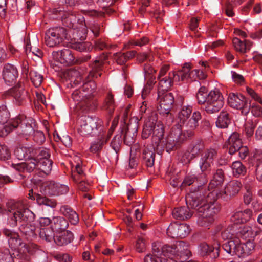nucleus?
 <instances>
[{"mask_svg":"<svg viewBox=\"0 0 262 262\" xmlns=\"http://www.w3.org/2000/svg\"><path fill=\"white\" fill-rule=\"evenodd\" d=\"M254 244L250 241H247L245 243L241 242L239 246L241 257H245L251 254L254 250Z\"/></svg>","mask_w":262,"mask_h":262,"instance_id":"nucleus-39","label":"nucleus"},{"mask_svg":"<svg viewBox=\"0 0 262 262\" xmlns=\"http://www.w3.org/2000/svg\"><path fill=\"white\" fill-rule=\"evenodd\" d=\"M201 113L199 111H195L193 113L192 117L188 120H187L184 123H178L184 128L183 132L182 131V135H185L186 140L191 138L194 135V130L199 125V121L201 119ZM181 128V127H180Z\"/></svg>","mask_w":262,"mask_h":262,"instance_id":"nucleus-20","label":"nucleus"},{"mask_svg":"<svg viewBox=\"0 0 262 262\" xmlns=\"http://www.w3.org/2000/svg\"><path fill=\"white\" fill-rule=\"evenodd\" d=\"M35 216V214L20 202H11L8 204L7 224L11 227L20 224V231L28 237L36 235L35 227L31 225Z\"/></svg>","mask_w":262,"mask_h":262,"instance_id":"nucleus-1","label":"nucleus"},{"mask_svg":"<svg viewBox=\"0 0 262 262\" xmlns=\"http://www.w3.org/2000/svg\"><path fill=\"white\" fill-rule=\"evenodd\" d=\"M52 55L54 58L61 63L70 65L75 62V57L72 51L69 49L53 52Z\"/></svg>","mask_w":262,"mask_h":262,"instance_id":"nucleus-23","label":"nucleus"},{"mask_svg":"<svg viewBox=\"0 0 262 262\" xmlns=\"http://www.w3.org/2000/svg\"><path fill=\"white\" fill-rule=\"evenodd\" d=\"M40 192L45 195H59L66 194L69 191V187L53 181H47L41 184Z\"/></svg>","mask_w":262,"mask_h":262,"instance_id":"nucleus-17","label":"nucleus"},{"mask_svg":"<svg viewBox=\"0 0 262 262\" xmlns=\"http://www.w3.org/2000/svg\"><path fill=\"white\" fill-rule=\"evenodd\" d=\"M188 205L198 212V224L201 226L207 227L214 220L213 215L219 211V208L213 201H207V198L198 199L195 196H189L187 200Z\"/></svg>","mask_w":262,"mask_h":262,"instance_id":"nucleus-3","label":"nucleus"},{"mask_svg":"<svg viewBox=\"0 0 262 262\" xmlns=\"http://www.w3.org/2000/svg\"><path fill=\"white\" fill-rule=\"evenodd\" d=\"M72 179L73 181L77 184L78 189L83 192H86L88 190V184H86L82 179H78L76 176L72 175Z\"/></svg>","mask_w":262,"mask_h":262,"instance_id":"nucleus-63","label":"nucleus"},{"mask_svg":"<svg viewBox=\"0 0 262 262\" xmlns=\"http://www.w3.org/2000/svg\"><path fill=\"white\" fill-rule=\"evenodd\" d=\"M231 123V118L229 113L222 111L219 115L216 121V126L220 128H226Z\"/></svg>","mask_w":262,"mask_h":262,"instance_id":"nucleus-37","label":"nucleus"},{"mask_svg":"<svg viewBox=\"0 0 262 262\" xmlns=\"http://www.w3.org/2000/svg\"><path fill=\"white\" fill-rule=\"evenodd\" d=\"M68 221L63 217H53L52 228L57 232L65 231L68 227Z\"/></svg>","mask_w":262,"mask_h":262,"instance_id":"nucleus-36","label":"nucleus"},{"mask_svg":"<svg viewBox=\"0 0 262 262\" xmlns=\"http://www.w3.org/2000/svg\"><path fill=\"white\" fill-rule=\"evenodd\" d=\"M201 174L202 172L198 176L192 173L187 174L185 176L180 186L181 188L183 189L186 188L187 186L192 185L195 181L200 182V185H198L196 186L192 185L190 188V193L189 194H192L198 199H206L207 196V186L204 185L207 183V181L205 183L203 182V179L201 176Z\"/></svg>","mask_w":262,"mask_h":262,"instance_id":"nucleus-7","label":"nucleus"},{"mask_svg":"<svg viewBox=\"0 0 262 262\" xmlns=\"http://www.w3.org/2000/svg\"><path fill=\"white\" fill-rule=\"evenodd\" d=\"M10 116V112L5 104L0 106V124H4L7 123Z\"/></svg>","mask_w":262,"mask_h":262,"instance_id":"nucleus-56","label":"nucleus"},{"mask_svg":"<svg viewBox=\"0 0 262 262\" xmlns=\"http://www.w3.org/2000/svg\"><path fill=\"white\" fill-rule=\"evenodd\" d=\"M164 252H168L169 256L179 259L180 262H195L192 260H187L191 256V252L188 249V246L183 241H180L171 246L164 247Z\"/></svg>","mask_w":262,"mask_h":262,"instance_id":"nucleus-11","label":"nucleus"},{"mask_svg":"<svg viewBox=\"0 0 262 262\" xmlns=\"http://www.w3.org/2000/svg\"><path fill=\"white\" fill-rule=\"evenodd\" d=\"M14 155L19 160H25L28 162L34 156L33 149L31 147L19 146L15 149Z\"/></svg>","mask_w":262,"mask_h":262,"instance_id":"nucleus-29","label":"nucleus"},{"mask_svg":"<svg viewBox=\"0 0 262 262\" xmlns=\"http://www.w3.org/2000/svg\"><path fill=\"white\" fill-rule=\"evenodd\" d=\"M10 157L11 154L8 147L5 145H0V160H7Z\"/></svg>","mask_w":262,"mask_h":262,"instance_id":"nucleus-62","label":"nucleus"},{"mask_svg":"<svg viewBox=\"0 0 262 262\" xmlns=\"http://www.w3.org/2000/svg\"><path fill=\"white\" fill-rule=\"evenodd\" d=\"M240 183L238 181H231L225 187V190L220 191L217 189H213L207 194V201L215 203L219 198L228 201L232 196L236 195L240 190Z\"/></svg>","mask_w":262,"mask_h":262,"instance_id":"nucleus-12","label":"nucleus"},{"mask_svg":"<svg viewBox=\"0 0 262 262\" xmlns=\"http://www.w3.org/2000/svg\"><path fill=\"white\" fill-rule=\"evenodd\" d=\"M60 233L59 235L55 236L54 238L55 243L58 246H64L71 243L73 238V233L69 231H63Z\"/></svg>","mask_w":262,"mask_h":262,"instance_id":"nucleus-34","label":"nucleus"},{"mask_svg":"<svg viewBox=\"0 0 262 262\" xmlns=\"http://www.w3.org/2000/svg\"><path fill=\"white\" fill-rule=\"evenodd\" d=\"M107 58V55L104 53L96 58L91 64V70L88 75L90 78H97L101 76L104 61Z\"/></svg>","mask_w":262,"mask_h":262,"instance_id":"nucleus-22","label":"nucleus"},{"mask_svg":"<svg viewBox=\"0 0 262 262\" xmlns=\"http://www.w3.org/2000/svg\"><path fill=\"white\" fill-rule=\"evenodd\" d=\"M135 51H130L126 53L117 52L113 55V58L118 64L123 65L126 62L133 58L136 55Z\"/></svg>","mask_w":262,"mask_h":262,"instance_id":"nucleus-33","label":"nucleus"},{"mask_svg":"<svg viewBox=\"0 0 262 262\" xmlns=\"http://www.w3.org/2000/svg\"><path fill=\"white\" fill-rule=\"evenodd\" d=\"M146 80H147V83L144 85L142 91V97L143 99H145V97L149 93L152 85L156 82L155 78L152 76L149 79Z\"/></svg>","mask_w":262,"mask_h":262,"instance_id":"nucleus-60","label":"nucleus"},{"mask_svg":"<svg viewBox=\"0 0 262 262\" xmlns=\"http://www.w3.org/2000/svg\"><path fill=\"white\" fill-rule=\"evenodd\" d=\"M60 212L69 219V222L72 224L76 225L78 223V215L70 206L68 205H63L61 206Z\"/></svg>","mask_w":262,"mask_h":262,"instance_id":"nucleus-32","label":"nucleus"},{"mask_svg":"<svg viewBox=\"0 0 262 262\" xmlns=\"http://www.w3.org/2000/svg\"><path fill=\"white\" fill-rule=\"evenodd\" d=\"M167 234L171 238L179 237V224L176 223L171 224L167 229Z\"/></svg>","mask_w":262,"mask_h":262,"instance_id":"nucleus-58","label":"nucleus"},{"mask_svg":"<svg viewBox=\"0 0 262 262\" xmlns=\"http://www.w3.org/2000/svg\"><path fill=\"white\" fill-rule=\"evenodd\" d=\"M241 241L238 238H233L232 239L226 241L222 244V248L228 254L233 256L236 255L241 257L239 251Z\"/></svg>","mask_w":262,"mask_h":262,"instance_id":"nucleus-25","label":"nucleus"},{"mask_svg":"<svg viewBox=\"0 0 262 262\" xmlns=\"http://www.w3.org/2000/svg\"><path fill=\"white\" fill-rule=\"evenodd\" d=\"M155 153L147 148L144 149L142 152V159L147 167H152L155 161Z\"/></svg>","mask_w":262,"mask_h":262,"instance_id":"nucleus-45","label":"nucleus"},{"mask_svg":"<svg viewBox=\"0 0 262 262\" xmlns=\"http://www.w3.org/2000/svg\"><path fill=\"white\" fill-rule=\"evenodd\" d=\"M45 42L47 46L53 47L62 41V37L60 34H45Z\"/></svg>","mask_w":262,"mask_h":262,"instance_id":"nucleus-38","label":"nucleus"},{"mask_svg":"<svg viewBox=\"0 0 262 262\" xmlns=\"http://www.w3.org/2000/svg\"><path fill=\"white\" fill-rule=\"evenodd\" d=\"M73 48L79 52H89L93 49L91 44L89 42H76L73 45Z\"/></svg>","mask_w":262,"mask_h":262,"instance_id":"nucleus-55","label":"nucleus"},{"mask_svg":"<svg viewBox=\"0 0 262 262\" xmlns=\"http://www.w3.org/2000/svg\"><path fill=\"white\" fill-rule=\"evenodd\" d=\"M199 252L202 256H209L212 259L219 255V249L210 246L206 243H202L199 246Z\"/></svg>","mask_w":262,"mask_h":262,"instance_id":"nucleus-30","label":"nucleus"},{"mask_svg":"<svg viewBox=\"0 0 262 262\" xmlns=\"http://www.w3.org/2000/svg\"><path fill=\"white\" fill-rule=\"evenodd\" d=\"M199 156V166L202 172L201 176L203 182L205 183L208 181V176L211 174L212 165L216 157V151L212 148L205 150L204 142L201 140L193 141L189 145L184 156L190 162Z\"/></svg>","mask_w":262,"mask_h":262,"instance_id":"nucleus-2","label":"nucleus"},{"mask_svg":"<svg viewBox=\"0 0 262 262\" xmlns=\"http://www.w3.org/2000/svg\"><path fill=\"white\" fill-rule=\"evenodd\" d=\"M159 104L157 106L158 111L161 114L168 115L174 106V98L171 93H158Z\"/></svg>","mask_w":262,"mask_h":262,"instance_id":"nucleus-18","label":"nucleus"},{"mask_svg":"<svg viewBox=\"0 0 262 262\" xmlns=\"http://www.w3.org/2000/svg\"><path fill=\"white\" fill-rule=\"evenodd\" d=\"M236 224L234 223L222 229L221 234L223 239L229 241L236 237V231L237 229V226Z\"/></svg>","mask_w":262,"mask_h":262,"instance_id":"nucleus-35","label":"nucleus"},{"mask_svg":"<svg viewBox=\"0 0 262 262\" xmlns=\"http://www.w3.org/2000/svg\"><path fill=\"white\" fill-rule=\"evenodd\" d=\"M208 96L207 89L204 86L201 87L196 94L198 103L199 104L205 105L208 100Z\"/></svg>","mask_w":262,"mask_h":262,"instance_id":"nucleus-51","label":"nucleus"},{"mask_svg":"<svg viewBox=\"0 0 262 262\" xmlns=\"http://www.w3.org/2000/svg\"><path fill=\"white\" fill-rule=\"evenodd\" d=\"M165 246H171V245H165L162 246L159 243H153L152 246L153 254L149 255L155 257V258L160 257L159 256L161 254H163L165 256H169L170 253L164 252L163 250L164 247Z\"/></svg>","mask_w":262,"mask_h":262,"instance_id":"nucleus-48","label":"nucleus"},{"mask_svg":"<svg viewBox=\"0 0 262 262\" xmlns=\"http://www.w3.org/2000/svg\"><path fill=\"white\" fill-rule=\"evenodd\" d=\"M39 234L41 238L49 242L54 241L55 237L54 230L52 227L41 228Z\"/></svg>","mask_w":262,"mask_h":262,"instance_id":"nucleus-47","label":"nucleus"},{"mask_svg":"<svg viewBox=\"0 0 262 262\" xmlns=\"http://www.w3.org/2000/svg\"><path fill=\"white\" fill-rule=\"evenodd\" d=\"M241 107H238L237 109L241 111V113L244 115H247L251 110V101L246 98L245 96L242 99V101L240 103Z\"/></svg>","mask_w":262,"mask_h":262,"instance_id":"nucleus-53","label":"nucleus"},{"mask_svg":"<svg viewBox=\"0 0 262 262\" xmlns=\"http://www.w3.org/2000/svg\"><path fill=\"white\" fill-rule=\"evenodd\" d=\"M168 258H164L162 257H155L150 255H147L144 258V262H177L176 259H174L173 256H168Z\"/></svg>","mask_w":262,"mask_h":262,"instance_id":"nucleus-57","label":"nucleus"},{"mask_svg":"<svg viewBox=\"0 0 262 262\" xmlns=\"http://www.w3.org/2000/svg\"><path fill=\"white\" fill-rule=\"evenodd\" d=\"M257 124V120L247 121L245 124V132L248 137H251Z\"/></svg>","mask_w":262,"mask_h":262,"instance_id":"nucleus-59","label":"nucleus"},{"mask_svg":"<svg viewBox=\"0 0 262 262\" xmlns=\"http://www.w3.org/2000/svg\"><path fill=\"white\" fill-rule=\"evenodd\" d=\"M189 196H193L192 194H188L186 196V201L187 206H181L173 209L172 212V215L173 218L179 220H185L190 219L192 215V212L190 211L189 207L187 203V200Z\"/></svg>","mask_w":262,"mask_h":262,"instance_id":"nucleus-24","label":"nucleus"},{"mask_svg":"<svg viewBox=\"0 0 262 262\" xmlns=\"http://www.w3.org/2000/svg\"><path fill=\"white\" fill-rule=\"evenodd\" d=\"M242 38L244 40L237 37L233 39L232 42L235 50L242 54H244L250 50L252 46V42L249 40L245 39L247 37V34H242Z\"/></svg>","mask_w":262,"mask_h":262,"instance_id":"nucleus-27","label":"nucleus"},{"mask_svg":"<svg viewBox=\"0 0 262 262\" xmlns=\"http://www.w3.org/2000/svg\"><path fill=\"white\" fill-rule=\"evenodd\" d=\"M31 80L36 87L39 86L43 80L42 76L37 71L31 70L29 73Z\"/></svg>","mask_w":262,"mask_h":262,"instance_id":"nucleus-54","label":"nucleus"},{"mask_svg":"<svg viewBox=\"0 0 262 262\" xmlns=\"http://www.w3.org/2000/svg\"><path fill=\"white\" fill-rule=\"evenodd\" d=\"M164 128L162 125H152V142L154 148L157 147V145L164 139Z\"/></svg>","mask_w":262,"mask_h":262,"instance_id":"nucleus-31","label":"nucleus"},{"mask_svg":"<svg viewBox=\"0 0 262 262\" xmlns=\"http://www.w3.org/2000/svg\"><path fill=\"white\" fill-rule=\"evenodd\" d=\"M253 216V212L250 209H246L243 211L236 210L232 215L231 220L235 224L244 223L248 221Z\"/></svg>","mask_w":262,"mask_h":262,"instance_id":"nucleus-28","label":"nucleus"},{"mask_svg":"<svg viewBox=\"0 0 262 262\" xmlns=\"http://www.w3.org/2000/svg\"><path fill=\"white\" fill-rule=\"evenodd\" d=\"M52 161L50 159H45L42 161L22 162L18 164L11 163V166L20 172L30 173L35 169H38L45 174H49L52 169Z\"/></svg>","mask_w":262,"mask_h":262,"instance_id":"nucleus-8","label":"nucleus"},{"mask_svg":"<svg viewBox=\"0 0 262 262\" xmlns=\"http://www.w3.org/2000/svg\"><path fill=\"white\" fill-rule=\"evenodd\" d=\"M181 125L176 124L171 129L170 132L166 138H164L161 143L157 145L156 150L158 152H162L164 149L167 152L177 149L186 140L185 135H182Z\"/></svg>","mask_w":262,"mask_h":262,"instance_id":"nucleus-4","label":"nucleus"},{"mask_svg":"<svg viewBox=\"0 0 262 262\" xmlns=\"http://www.w3.org/2000/svg\"><path fill=\"white\" fill-rule=\"evenodd\" d=\"M190 232L189 226L185 224H179V237H185Z\"/></svg>","mask_w":262,"mask_h":262,"instance_id":"nucleus-64","label":"nucleus"},{"mask_svg":"<svg viewBox=\"0 0 262 262\" xmlns=\"http://www.w3.org/2000/svg\"><path fill=\"white\" fill-rule=\"evenodd\" d=\"M2 233L8 238L11 251L7 249H5L0 256V262H15L17 260L16 257H18L14 255V253L17 251L16 248L20 244L19 235L17 232L7 228L2 230Z\"/></svg>","mask_w":262,"mask_h":262,"instance_id":"nucleus-6","label":"nucleus"},{"mask_svg":"<svg viewBox=\"0 0 262 262\" xmlns=\"http://www.w3.org/2000/svg\"><path fill=\"white\" fill-rule=\"evenodd\" d=\"M224 171L222 168H217L214 171L212 178L207 189V194L211 192L213 188L221 186L225 180Z\"/></svg>","mask_w":262,"mask_h":262,"instance_id":"nucleus-26","label":"nucleus"},{"mask_svg":"<svg viewBox=\"0 0 262 262\" xmlns=\"http://www.w3.org/2000/svg\"><path fill=\"white\" fill-rule=\"evenodd\" d=\"M231 168L233 174L236 177L245 175L247 171L246 167L239 161L233 162Z\"/></svg>","mask_w":262,"mask_h":262,"instance_id":"nucleus-42","label":"nucleus"},{"mask_svg":"<svg viewBox=\"0 0 262 262\" xmlns=\"http://www.w3.org/2000/svg\"><path fill=\"white\" fill-rule=\"evenodd\" d=\"M37 203L39 205H46L52 208H55L57 205V202L56 200L52 198H49L46 195H37Z\"/></svg>","mask_w":262,"mask_h":262,"instance_id":"nucleus-46","label":"nucleus"},{"mask_svg":"<svg viewBox=\"0 0 262 262\" xmlns=\"http://www.w3.org/2000/svg\"><path fill=\"white\" fill-rule=\"evenodd\" d=\"M224 103V98L220 92L218 90L211 91L208 93L205 110L208 114L215 113L221 109Z\"/></svg>","mask_w":262,"mask_h":262,"instance_id":"nucleus-15","label":"nucleus"},{"mask_svg":"<svg viewBox=\"0 0 262 262\" xmlns=\"http://www.w3.org/2000/svg\"><path fill=\"white\" fill-rule=\"evenodd\" d=\"M103 109L105 110L108 114L112 116L116 107L113 96L112 94L108 93L105 99Z\"/></svg>","mask_w":262,"mask_h":262,"instance_id":"nucleus-43","label":"nucleus"},{"mask_svg":"<svg viewBox=\"0 0 262 262\" xmlns=\"http://www.w3.org/2000/svg\"><path fill=\"white\" fill-rule=\"evenodd\" d=\"M192 107L190 105H184L183 106L179 113H178V119L179 120V124L184 123L189 118L192 113Z\"/></svg>","mask_w":262,"mask_h":262,"instance_id":"nucleus-41","label":"nucleus"},{"mask_svg":"<svg viewBox=\"0 0 262 262\" xmlns=\"http://www.w3.org/2000/svg\"><path fill=\"white\" fill-rule=\"evenodd\" d=\"M28 93L21 84H17L8 91H5L2 94L3 98L9 96L13 98V103L17 106H24L27 102Z\"/></svg>","mask_w":262,"mask_h":262,"instance_id":"nucleus-16","label":"nucleus"},{"mask_svg":"<svg viewBox=\"0 0 262 262\" xmlns=\"http://www.w3.org/2000/svg\"><path fill=\"white\" fill-rule=\"evenodd\" d=\"M34 120L31 118L27 119L24 115H19L15 118L11 119L5 126V134L3 131H0V136L2 137L10 132L13 129L17 128V133L19 135H31L34 132L32 125Z\"/></svg>","mask_w":262,"mask_h":262,"instance_id":"nucleus-5","label":"nucleus"},{"mask_svg":"<svg viewBox=\"0 0 262 262\" xmlns=\"http://www.w3.org/2000/svg\"><path fill=\"white\" fill-rule=\"evenodd\" d=\"M227 148L228 152L232 155L238 152V156L241 159H244L249 154V150L246 146L242 145V141L239 138V135L237 133H233L228 140Z\"/></svg>","mask_w":262,"mask_h":262,"instance_id":"nucleus-14","label":"nucleus"},{"mask_svg":"<svg viewBox=\"0 0 262 262\" xmlns=\"http://www.w3.org/2000/svg\"><path fill=\"white\" fill-rule=\"evenodd\" d=\"M36 156L31 157V159L30 162L35 161L38 162V161H42L43 159H49L50 154L49 151L47 149H39L36 151Z\"/></svg>","mask_w":262,"mask_h":262,"instance_id":"nucleus-52","label":"nucleus"},{"mask_svg":"<svg viewBox=\"0 0 262 262\" xmlns=\"http://www.w3.org/2000/svg\"><path fill=\"white\" fill-rule=\"evenodd\" d=\"M244 95L241 94L230 93L228 95V102L229 105L233 108L237 109L241 107L240 103L243 99Z\"/></svg>","mask_w":262,"mask_h":262,"instance_id":"nucleus-40","label":"nucleus"},{"mask_svg":"<svg viewBox=\"0 0 262 262\" xmlns=\"http://www.w3.org/2000/svg\"><path fill=\"white\" fill-rule=\"evenodd\" d=\"M3 78L8 85H12L15 83L18 76L17 68L10 63L5 64L2 72Z\"/></svg>","mask_w":262,"mask_h":262,"instance_id":"nucleus-21","label":"nucleus"},{"mask_svg":"<svg viewBox=\"0 0 262 262\" xmlns=\"http://www.w3.org/2000/svg\"><path fill=\"white\" fill-rule=\"evenodd\" d=\"M236 238L241 237L243 238H253L252 228L249 226H244L240 228L238 231H236Z\"/></svg>","mask_w":262,"mask_h":262,"instance_id":"nucleus-49","label":"nucleus"},{"mask_svg":"<svg viewBox=\"0 0 262 262\" xmlns=\"http://www.w3.org/2000/svg\"><path fill=\"white\" fill-rule=\"evenodd\" d=\"M158 80H159L158 93L165 92V91H167L173 85L169 74L167 76L159 78Z\"/></svg>","mask_w":262,"mask_h":262,"instance_id":"nucleus-44","label":"nucleus"},{"mask_svg":"<svg viewBox=\"0 0 262 262\" xmlns=\"http://www.w3.org/2000/svg\"><path fill=\"white\" fill-rule=\"evenodd\" d=\"M124 122L120 127L121 133L124 136V143L127 146H131L135 142V138L137 132L138 125L137 118L134 117L126 123L127 110H125L123 113Z\"/></svg>","mask_w":262,"mask_h":262,"instance_id":"nucleus-10","label":"nucleus"},{"mask_svg":"<svg viewBox=\"0 0 262 262\" xmlns=\"http://www.w3.org/2000/svg\"><path fill=\"white\" fill-rule=\"evenodd\" d=\"M190 70V65L188 63H186L181 70L177 72L172 71L169 72V74L172 84H173L174 82H178L188 78H192L195 75H199L200 71L199 70H194L191 71Z\"/></svg>","mask_w":262,"mask_h":262,"instance_id":"nucleus-19","label":"nucleus"},{"mask_svg":"<svg viewBox=\"0 0 262 262\" xmlns=\"http://www.w3.org/2000/svg\"><path fill=\"white\" fill-rule=\"evenodd\" d=\"M79 123L80 127L79 128V133L82 136L103 130L102 121L96 117L82 116L79 119Z\"/></svg>","mask_w":262,"mask_h":262,"instance_id":"nucleus-13","label":"nucleus"},{"mask_svg":"<svg viewBox=\"0 0 262 262\" xmlns=\"http://www.w3.org/2000/svg\"><path fill=\"white\" fill-rule=\"evenodd\" d=\"M108 140V138L105 139L104 137L97 139L92 143L90 148V151L92 152L100 151L102 148L103 145L107 142Z\"/></svg>","mask_w":262,"mask_h":262,"instance_id":"nucleus-50","label":"nucleus"},{"mask_svg":"<svg viewBox=\"0 0 262 262\" xmlns=\"http://www.w3.org/2000/svg\"><path fill=\"white\" fill-rule=\"evenodd\" d=\"M53 13L56 15H58L59 13V15L61 16L62 21L64 26L77 30L78 32L86 33V26L83 17L77 19L73 12H62L61 10H58L56 8L53 9Z\"/></svg>","mask_w":262,"mask_h":262,"instance_id":"nucleus-9","label":"nucleus"},{"mask_svg":"<svg viewBox=\"0 0 262 262\" xmlns=\"http://www.w3.org/2000/svg\"><path fill=\"white\" fill-rule=\"evenodd\" d=\"M122 142V135H117L113 138L111 146L116 153L117 154L119 151Z\"/></svg>","mask_w":262,"mask_h":262,"instance_id":"nucleus-61","label":"nucleus"}]
</instances>
